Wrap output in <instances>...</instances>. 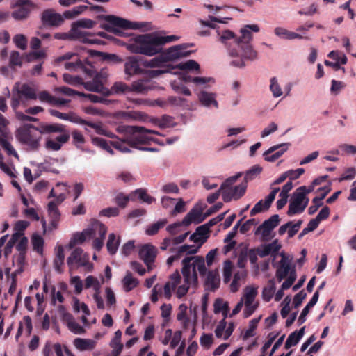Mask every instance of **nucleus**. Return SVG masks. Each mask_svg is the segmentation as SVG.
Returning a JSON list of instances; mask_svg holds the SVG:
<instances>
[{"label":"nucleus","mask_w":356,"mask_h":356,"mask_svg":"<svg viewBox=\"0 0 356 356\" xmlns=\"http://www.w3.org/2000/svg\"><path fill=\"white\" fill-rule=\"evenodd\" d=\"M49 112L52 116L56 117L58 118L65 120H69L72 122L79 124L88 125L95 129L97 133H99V130L101 129V127L99 125L92 122L85 120L73 112H70L69 113H63L55 109H49Z\"/></svg>","instance_id":"nucleus-12"},{"label":"nucleus","mask_w":356,"mask_h":356,"mask_svg":"<svg viewBox=\"0 0 356 356\" xmlns=\"http://www.w3.org/2000/svg\"><path fill=\"white\" fill-rule=\"evenodd\" d=\"M279 222V216L277 214L273 215L270 218L266 220L258 227L255 232V234L261 233L262 235V240L268 241L271 231L278 225Z\"/></svg>","instance_id":"nucleus-16"},{"label":"nucleus","mask_w":356,"mask_h":356,"mask_svg":"<svg viewBox=\"0 0 356 356\" xmlns=\"http://www.w3.org/2000/svg\"><path fill=\"white\" fill-rule=\"evenodd\" d=\"M90 54L91 56H99L105 60H111L115 63L120 62L122 60L115 54L102 53L96 51H90Z\"/></svg>","instance_id":"nucleus-51"},{"label":"nucleus","mask_w":356,"mask_h":356,"mask_svg":"<svg viewBox=\"0 0 356 356\" xmlns=\"http://www.w3.org/2000/svg\"><path fill=\"white\" fill-rule=\"evenodd\" d=\"M141 60V58L139 56L129 57L124 64L125 74L129 76L141 74L143 72L140 67Z\"/></svg>","instance_id":"nucleus-18"},{"label":"nucleus","mask_w":356,"mask_h":356,"mask_svg":"<svg viewBox=\"0 0 356 356\" xmlns=\"http://www.w3.org/2000/svg\"><path fill=\"white\" fill-rule=\"evenodd\" d=\"M12 8L16 9L12 12L11 16L17 21H23L28 19L36 5L31 0H16Z\"/></svg>","instance_id":"nucleus-10"},{"label":"nucleus","mask_w":356,"mask_h":356,"mask_svg":"<svg viewBox=\"0 0 356 356\" xmlns=\"http://www.w3.org/2000/svg\"><path fill=\"white\" fill-rule=\"evenodd\" d=\"M48 215L50 218L49 230L51 231L58 227L60 218V213L55 201H51L48 204Z\"/></svg>","instance_id":"nucleus-22"},{"label":"nucleus","mask_w":356,"mask_h":356,"mask_svg":"<svg viewBox=\"0 0 356 356\" xmlns=\"http://www.w3.org/2000/svg\"><path fill=\"white\" fill-rule=\"evenodd\" d=\"M259 319L253 318L250 321L249 328L243 334V339H247L254 335V330L257 327Z\"/></svg>","instance_id":"nucleus-58"},{"label":"nucleus","mask_w":356,"mask_h":356,"mask_svg":"<svg viewBox=\"0 0 356 356\" xmlns=\"http://www.w3.org/2000/svg\"><path fill=\"white\" fill-rule=\"evenodd\" d=\"M242 173L238 172L236 175L227 178L221 185L222 197L225 202H230L232 199L237 200L243 197L246 191L247 184H241L232 188V185L241 177Z\"/></svg>","instance_id":"nucleus-7"},{"label":"nucleus","mask_w":356,"mask_h":356,"mask_svg":"<svg viewBox=\"0 0 356 356\" xmlns=\"http://www.w3.org/2000/svg\"><path fill=\"white\" fill-rule=\"evenodd\" d=\"M262 171V168L259 165H254L250 170L246 171L244 180L246 184L249 181L256 178Z\"/></svg>","instance_id":"nucleus-41"},{"label":"nucleus","mask_w":356,"mask_h":356,"mask_svg":"<svg viewBox=\"0 0 356 356\" xmlns=\"http://www.w3.org/2000/svg\"><path fill=\"white\" fill-rule=\"evenodd\" d=\"M40 19L42 25L46 28L58 27L64 22L63 16L51 8L44 10Z\"/></svg>","instance_id":"nucleus-14"},{"label":"nucleus","mask_w":356,"mask_h":356,"mask_svg":"<svg viewBox=\"0 0 356 356\" xmlns=\"http://www.w3.org/2000/svg\"><path fill=\"white\" fill-rule=\"evenodd\" d=\"M209 232L210 229L205 224L196 228L195 232L200 237L202 238V243L207 241V238H208L207 234L209 233Z\"/></svg>","instance_id":"nucleus-63"},{"label":"nucleus","mask_w":356,"mask_h":356,"mask_svg":"<svg viewBox=\"0 0 356 356\" xmlns=\"http://www.w3.org/2000/svg\"><path fill=\"white\" fill-rule=\"evenodd\" d=\"M92 234V231L90 229H87L83 231L82 233H77L74 235L73 238L70 242V247L72 248L76 243H82L86 240V238L91 237Z\"/></svg>","instance_id":"nucleus-34"},{"label":"nucleus","mask_w":356,"mask_h":356,"mask_svg":"<svg viewBox=\"0 0 356 356\" xmlns=\"http://www.w3.org/2000/svg\"><path fill=\"white\" fill-rule=\"evenodd\" d=\"M202 212L196 209H192L188 212L186 216L184 218L181 223L175 222L171 224L167 227V231L172 236L176 235L178 232V228L181 225L188 226L191 224L192 222L195 221L197 223L201 222L204 219H198L201 216Z\"/></svg>","instance_id":"nucleus-15"},{"label":"nucleus","mask_w":356,"mask_h":356,"mask_svg":"<svg viewBox=\"0 0 356 356\" xmlns=\"http://www.w3.org/2000/svg\"><path fill=\"white\" fill-rule=\"evenodd\" d=\"M129 200L135 201L136 198L133 197V195H125L123 193H119L115 197V202L120 208H125Z\"/></svg>","instance_id":"nucleus-37"},{"label":"nucleus","mask_w":356,"mask_h":356,"mask_svg":"<svg viewBox=\"0 0 356 356\" xmlns=\"http://www.w3.org/2000/svg\"><path fill=\"white\" fill-rule=\"evenodd\" d=\"M186 45H175L163 52L160 56H156L149 61L143 63V65L149 67H156L162 65L164 63L170 60H174L181 57H186L190 55V51H186Z\"/></svg>","instance_id":"nucleus-6"},{"label":"nucleus","mask_w":356,"mask_h":356,"mask_svg":"<svg viewBox=\"0 0 356 356\" xmlns=\"http://www.w3.org/2000/svg\"><path fill=\"white\" fill-rule=\"evenodd\" d=\"M94 78L92 81L83 82L82 85H83L86 90L91 92H97L99 90V86L101 82V79H104L106 77V74L104 72H101L100 73H97L95 75L94 74Z\"/></svg>","instance_id":"nucleus-26"},{"label":"nucleus","mask_w":356,"mask_h":356,"mask_svg":"<svg viewBox=\"0 0 356 356\" xmlns=\"http://www.w3.org/2000/svg\"><path fill=\"white\" fill-rule=\"evenodd\" d=\"M121 337L122 332L120 330H117L110 342V346L113 348L111 356H119L122 351L123 344L121 343Z\"/></svg>","instance_id":"nucleus-27"},{"label":"nucleus","mask_w":356,"mask_h":356,"mask_svg":"<svg viewBox=\"0 0 356 356\" xmlns=\"http://www.w3.org/2000/svg\"><path fill=\"white\" fill-rule=\"evenodd\" d=\"M181 264L184 284L177 288L176 294L179 298L184 297L188 293L191 285L197 286L198 284L197 270L202 276H204L207 273L205 260L202 256L186 257L182 260Z\"/></svg>","instance_id":"nucleus-3"},{"label":"nucleus","mask_w":356,"mask_h":356,"mask_svg":"<svg viewBox=\"0 0 356 356\" xmlns=\"http://www.w3.org/2000/svg\"><path fill=\"white\" fill-rule=\"evenodd\" d=\"M95 24V22L90 19H81L72 24L71 31L76 39H80L84 42L93 43L91 40L86 39V35H90V33L86 31H82L79 28L91 29Z\"/></svg>","instance_id":"nucleus-13"},{"label":"nucleus","mask_w":356,"mask_h":356,"mask_svg":"<svg viewBox=\"0 0 356 356\" xmlns=\"http://www.w3.org/2000/svg\"><path fill=\"white\" fill-rule=\"evenodd\" d=\"M200 246L201 244H200L198 246L185 244L179 247L177 250H175L174 248H170V252H174L175 251H176L178 255L181 257L184 253L189 254H193L197 253Z\"/></svg>","instance_id":"nucleus-32"},{"label":"nucleus","mask_w":356,"mask_h":356,"mask_svg":"<svg viewBox=\"0 0 356 356\" xmlns=\"http://www.w3.org/2000/svg\"><path fill=\"white\" fill-rule=\"evenodd\" d=\"M119 245L120 238H117L113 233L110 234L106 243V248L108 252L112 255L115 254L118 250Z\"/></svg>","instance_id":"nucleus-36"},{"label":"nucleus","mask_w":356,"mask_h":356,"mask_svg":"<svg viewBox=\"0 0 356 356\" xmlns=\"http://www.w3.org/2000/svg\"><path fill=\"white\" fill-rule=\"evenodd\" d=\"M177 68L181 70H196L199 71L200 66L197 62L194 60H188L186 62L181 63L177 65Z\"/></svg>","instance_id":"nucleus-42"},{"label":"nucleus","mask_w":356,"mask_h":356,"mask_svg":"<svg viewBox=\"0 0 356 356\" xmlns=\"http://www.w3.org/2000/svg\"><path fill=\"white\" fill-rule=\"evenodd\" d=\"M248 244L241 243L236 251H238L237 266L240 268H244L248 261Z\"/></svg>","instance_id":"nucleus-28"},{"label":"nucleus","mask_w":356,"mask_h":356,"mask_svg":"<svg viewBox=\"0 0 356 356\" xmlns=\"http://www.w3.org/2000/svg\"><path fill=\"white\" fill-rule=\"evenodd\" d=\"M127 145H129L127 143V138L124 140H118L111 141V145H112L113 147H114L115 149H116L123 153H127V152H130V149L127 147Z\"/></svg>","instance_id":"nucleus-50"},{"label":"nucleus","mask_w":356,"mask_h":356,"mask_svg":"<svg viewBox=\"0 0 356 356\" xmlns=\"http://www.w3.org/2000/svg\"><path fill=\"white\" fill-rule=\"evenodd\" d=\"M88 9V6L80 5L73 8L72 10L63 13V16L67 19H72L81 14Z\"/></svg>","instance_id":"nucleus-40"},{"label":"nucleus","mask_w":356,"mask_h":356,"mask_svg":"<svg viewBox=\"0 0 356 356\" xmlns=\"http://www.w3.org/2000/svg\"><path fill=\"white\" fill-rule=\"evenodd\" d=\"M256 248L258 251L259 256L261 257H265L269 254H277L281 248V245L276 239L270 243L261 245Z\"/></svg>","instance_id":"nucleus-23"},{"label":"nucleus","mask_w":356,"mask_h":356,"mask_svg":"<svg viewBox=\"0 0 356 356\" xmlns=\"http://www.w3.org/2000/svg\"><path fill=\"white\" fill-rule=\"evenodd\" d=\"M282 259L280 261L276 270V277L279 282H281L285 278L292 269H291V261L289 258L284 254H282Z\"/></svg>","instance_id":"nucleus-21"},{"label":"nucleus","mask_w":356,"mask_h":356,"mask_svg":"<svg viewBox=\"0 0 356 356\" xmlns=\"http://www.w3.org/2000/svg\"><path fill=\"white\" fill-rule=\"evenodd\" d=\"M59 313L60 314L61 319L63 322L66 323L68 326L72 322L74 321V318L69 312L65 311V308L63 305H60L58 307Z\"/></svg>","instance_id":"nucleus-53"},{"label":"nucleus","mask_w":356,"mask_h":356,"mask_svg":"<svg viewBox=\"0 0 356 356\" xmlns=\"http://www.w3.org/2000/svg\"><path fill=\"white\" fill-rule=\"evenodd\" d=\"M257 295V290L254 288L246 289L245 293V305H250L253 304Z\"/></svg>","instance_id":"nucleus-56"},{"label":"nucleus","mask_w":356,"mask_h":356,"mask_svg":"<svg viewBox=\"0 0 356 356\" xmlns=\"http://www.w3.org/2000/svg\"><path fill=\"white\" fill-rule=\"evenodd\" d=\"M133 195V197L141 200L143 202H146L147 204H152L153 202H155V198L150 196L147 194L146 189L144 188H138L131 193Z\"/></svg>","instance_id":"nucleus-33"},{"label":"nucleus","mask_w":356,"mask_h":356,"mask_svg":"<svg viewBox=\"0 0 356 356\" xmlns=\"http://www.w3.org/2000/svg\"><path fill=\"white\" fill-rule=\"evenodd\" d=\"M5 134L0 135V145L8 155H13L18 158V154L13 145L6 140Z\"/></svg>","instance_id":"nucleus-39"},{"label":"nucleus","mask_w":356,"mask_h":356,"mask_svg":"<svg viewBox=\"0 0 356 356\" xmlns=\"http://www.w3.org/2000/svg\"><path fill=\"white\" fill-rule=\"evenodd\" d=\"M187 306L185 304H181L179 307V312L177 315L178 321H182L183 323H189L190 320L186 315Z\"/></svg>","instance_id":"nucleus-62"},{"label":"nucleus","mask_w":356,"mask_h":356,"mask_svg":"<svg viewBox=\"0 0 356 356\" xmlns=\"http://www.w3.org/2000/svg\"><path fill=\"white\" fill-rule=\"evenodd\" d=\"M270 90L273 93L274 97H278L282 95V90L277 82L276 77H272L270 79Z\"/></svg>","instance_id":"nucleus-52"},{"label":"nucleus","mask_w":356,"mask_h":356,"mask_svg":"<svg viewBox=\"0 0 356 356\" xmlns=\"http://www.w3.org/2000/svg\"><path fill=\"white\" fill-rule=\"evenodd\" d=\"M289 146H290V143H284L273 145L265 152V154H270L273 152L277 150L275 153L278 154L279 158H280L285 152H286V150L288 149Z\"/></svg>","instance_id":"nucleus-43"},{"label":"nucleus","mask_w":356,"mask_h":356,"mask_svg":"<svg viewBox=\"0 0 356 356\" xmlns=\"http://www.w3.org/2000/svg\"><path fill=\"white\" fill-rule=\"evenodd\" d=\"M72 143L76 147H79V145H82L85 143V138L81 131L74 130L72 132Z\"/></svg>","instance_id":"nucleus-61"},{"label":"nucleus","mask_w":356,"mask_h":356,"mask_svg":"<svg viewBox=\"0 0 356 356\" xmlns=\"http://www.w3.org/2000/svg\"><path fill=\"white\" fill-rule=\"evenodd\" d=\"M37 95L35 90L26 83L19 85L16 83L13 89L11 97V107L16 111L20 104H26V101L31 99H36Z\"/></svg>","instance_id":"nucleus-9"},{"label":"nucleus","mask_w":356,"mask_h":356,"mask_svg":"<svg viewBox=\"0 0 356 356\" xmlns=\"http://www.w3.org/2000/svg\"><path fill=\"white\" fill-rule=\"evenodd\" d=\"M60 134L54 139L47 138L45 148L50 151H58L70 138V133L66 126L60 123H41L38 127L33 124H25L16 131L17 139L31 150L36 151L40 147L42 134Z\"/></svg>","instance_id":"nucleus-1"},{"label":"nucleus","mask_w":356,"mask_h":356,"mask_svg":"<svg viewBox=\"0 0 356 356\" xmlns=\"http://www.w3.org/2000/svg\"><path fill=\"white\" fill-rule=\"evenodd\" d=\"M83 250L81 248H76L70 256L67 259V264L69 267L70 273L75 268L74 264H76L78 266H84L86 261L82 259Z\"/></svg>","instance_id":"nucleus-20"},{"label":"nucleus","mask_w":356,"mask_h":356,"mask_svg":"<svg viewBox=\"0 0 356 356\" xmlns=\"http://www.w3.org/2000/svg\"><path fill=\"white\" fill-rule=\"evenodd\" d=\"M241 37L238 38L230 30H225L222 32L220 37V41L225 44H228L229 40H232L234 44L237 47L236 48H229V54L232 57H240L231 62V65L237 67H243L245 66L244 59L254 60L257 58V53L254 51L250 44L252 39V34L250 31L246 29L241 30Z\"/></svg>","instance_id":"nucleus-2"},{"label":"nucleus","mask_w":356,"mask_h":356,"mask_svg":"<svg viewBox=\"0 0 356 356\" xmlns=\"http://www.w3.org/2000/svg\"><path fill=\"white\" fill-rule=\"evenodd\" d=\"M148 89L149 88L146 86V82L144 80H138L132 83L131 91H134L138 93H145Z\"/></svg>","instance_id":"nucleus-48"},{"label":"nucleus","mask_w":356,"mask_h":356,"mask_svg":"<svg viewBox=\"0 0 356 356\" xmlns=\"http://www.w3.org/2000/svg\"><path fill=\"white\" fill-rule=\"evenodd\" d=\"M275 291V284L272 280H270L269 285L267 286H265L263 289L262 297H263L264 300H265L266 302H269L272 299Z\"/></svg>","instance_id":"nucleus-45"},{"label":"nucleus","mask_w":356,"mask_h":356,"mask_svg":"<svg viewBox=\"0 0 356 356\" xmlns=\"http://www.w3.org/2000/svg\"><path fill=\"white\" fill-rule=\"evenodd\" d=\"M92 143L94 145L106 150L111 154H113V150L111 148V141L108 143L106 140L99 137H94L92 138Z\"/></svg>","instance_id":"nucleus-35"},{"label":"nucleus","mask_w":356,"mask_h":356,"mask_svg":"<svg viewBox=\"0 0 356 356\" xmlns=\"http://www.w3.org/2000/svg\"><path fill=\"white\" fill-rule=\"evenodd\" d=\"M216 94L213 92H208L207 91H201L198 94V99L200 103L206 106V107H210L211 106H214L215 108H218V103L216 100Z\"/></svg>","instance_id":"nucleus-25"},{"label":"nucleus","mask_w":356,"mask_h":356,"mask_svg":"<svg viewBox=\"0 0 356 356\" xmlns=\"http://www.w3.org/2000/svg\"><path fill=\"white\" fill-rule=\"evenodd\" d=\"M220 283V278L217 270H210L208 272L205 282V289L214 291L216 290Z\"/></svg>","instance_id":"nucleus-24"},{"label":"nucleus","mask_w":356,"mask_h":356,"mask_svg":"<svg viewBox=\"0 0 356 356\" xmlns=\"http://www.w3.org/2000/svg\"><path fill=\"white\" fill-rule=\"evenodd\" d=\"M156 254V248L149 243L143 245L138 252L140 259L143 261L147 267H149L154 261Z\"/></svg>","instance_id":"nucleus-17"},{"label":"nucleus","mask_w":356,"mask_h":356,"mask_svg":"<svg viewBox=\"0 0 356 356\" xmlns=\"http://www.w3.org/2000/svg\"><path fill=\"white\" fill-rule=\"evenodd\" d=\"M102 18L104 19L105 23L102 24V28L118 36H123L124 30H136L144 26L143 23L132 22L112 15H103Z\"/></svg>","instance_id":"nucleus-5"},{"label":"nucleus","mask_w":356,"mask_h":356,"mask_svg":"<svg viewBox=\"0 0 356 356\" xmlns=\"http://www.w3.org/2000/svg\"><path fill=\"white\" fill-rule=\"evenodd\" d=\"M213 310L215 314L220 312L227 313L229 310V305L227 302H225L222 298H217L213 304Z\"/></svg>","instance_id":"nucleus-47"},{"label":"nucleus","mask_w":356,"mask_h":356,"mask_svg":"<svg viewBox=\"0 0 356 356\" xmlns=\"http://www.w3.org/2000/svg\"><path fill=\"white\" fill-rule=\"evenodd\" d=\"M309 203V198L305 197L303 193H301L297 189L293 193L292 197L290 200L287 214L289 216H293L296 213H302Z\"/></svg>","instance_id":"nucleus-11"},{"label":"nucleus","mask_w":356,"mask_h":356,"mask_svg":"<svg viewBox=\"0 0 356 356\" xmlns=\"http://www.w3.org/2000/svg\"><path fill=\"white\" fill-rule=\"evenodd\" d=\"M54 91L56 93H60L68 97H73L75 95L83 97V95H85V93L76 91L67 86L57 87L55 88Z\"/></svg>","instance_id":"nucleus-44"},{"label":"nucleus","mask_w":356,"mask_h":356,"mask_svg":"<svg viewBox=\"0 0 356 356\" xmlns=\"http://www.w3.org/2000/svg\"><path fill=\"white\" fill-rule=\"evenodd\" d=\"M179 39L176 35L156 36L152 34L138 35L135 39V44L130 46L131 51L152 56L161 51V47L165 43Z\"/></svg>","instance_id":"nucleus-4"},{"label":"nucleus","mask_w":356,"mask_h":356,"mask_svg":"<svg viewBox=\"0 0 356 356\" xmlns=\"http://www.w3.org/2000/svg\"><path fill=\"white\" fill-rule=\"evenodd\" d=\"M232 264L229 260H227L225 262L224 268H223V277L224 282L227 283L229 282L232 277Z\"/></svg>","instance_id":"nucleus-60"},{"label":"nucleus","mask_w":356,"mask_h":356,"mask_svg":"<svg viewBox=\"0 0 356 356\" xmlns=\"http://www.w3.org/2000/svg\"><path fill=\"white\" fill-rule=\"evenodd\" d=\"M32 244L34 250L40 253L42 252L43 245H44V239L42 236L39 235H33L32 237Z\"/></svg>","instance_id":"nucleus-54"},{"label":"nucleus","mask_w":356,"mask_h":356,"mask_svg":"<svg viewBox=\"0 0 356 356\" xmlns=\"http://www.w3.org/2000/svg\"><path fill=\"white\" fill-rule=\"evenodd\" d=\"M22 57L20 54L17 51H13L10 56L9 67L15 70L16 67H22Z\"/></svg>","instance_id":"nucleus-38"},{"label":"nucleus","mask_w":356,"mask_h":356,"mask_svg":"<svg viewBox=\"0 0 356 356\" xmlns=\"http://www.w3.org/2000/svg\"><path fill=\"white\" fill-rule=\"evenodd\" d=\"M74 346L79 350H92L95 342L92 339L76 338L74 341Z\"/></svg>","instance_id":"nucleus-31"},{"label":"nucleus","mask_w":356,"mask_h":356,"mask_svg":"<svg viewBox=\"0 0 356 356\" xmlns=\"http://www.w3.org/2000/svg\"><path fill=\"white\" fill-rule=\"evenodd\" d=\"M172 121V118L171 116L163 115L160 119H155L154 123L157 124L160 128H165L170 127L171 122Z\"/></svg>","instance_id":"nucleus-59"},{"label":"nucleus","mask_w":356,"mask_h":356,"mask_svg":"<svg viewBox=\"0 0 356 356\" xmlns=\"http://www.w3.org/2000/svg\"><path fill=\"white\" fill-rule=\"evenodd\" d=\"M65 67L69 70L80 69L89 76H93L94 74L96 72L94 66H92L91 63L88 61L84 63L81 60H78L76 62H67L65 64Z\"/></svg>","instance_id":"nucleus-19"},{"label":"nucleus","mask_w":356,"mask_h":356,"mask_svg":"<svg viewBox=\"0 0 356 356\" xmlns=\"http://www.w3.org/2000/svg\"><path fill=\"white\" fill-rule=\"evenodd\" d=\"M122 283L124 290L126 292H129L138 285L139 281L137 278L133 277L130 271H127L122 280Z\"/></svg>","instance_id":"nucleus-30"},{"label":"nucleus","mask_w":356,"mask_h":356,"mask_svg":"<svg viewBox=\"0 0 356 356\" xmlns=\"http://www.w3.org/2000/svg\"><path fill=\"white\" fill-rule=\"evenodd\" d=\"M166 223H167V220L163 219V220H159L155 223L150 225L147 228V229L145 231L146 234H147L149 236L155 235L161 228L164 227V225Z\"/></svg>","instance_id":"nucleus-46"},{"label":"nucleus","mask_w":356,"mask_h":356,"mask_svg":"<svg viewBox=\"0 0 356 356\" xmlns=\"http://www.w3.org/2000/svg\"><path fill=\"white\" fill-rule=\"evenodd\" d=\"M56 257L54 259V268L58 273H63V265L64 264V260H65V254H64V249L62 245H58L56 249Z\"/></svg>","instance_id":"nucleus-29"},{"label":"nucleus","mask_w":356,"mask_h":356,"mask_svg":"<svg viewBox=\"0 0 356 356\" xmlns=\"http://www.w3.org/2000/svg\"><path fill=\"white\" fill-rule=\"evenodd\" d=\"M127 131L131 134V136L127 138V143L131 147L139 149L138 145L149 144L150 141L156 142V140L147 136V134L161 136V134L155 130L147 129L143 127L129 126Z\"/></svg>","instance_id":"nucleus-8"},{"label":"nucleus","mask_w":356,"mask_h":356,"mask_svg":"<svg viewBox=\"0 0 356 356\" xmlns=\"http://www.w3.org/2000/svg\"><path fill=\"white\" fill-rule=\"evenodd\" d=\"M111 88L113 94H120L131 92V88L129 86L121 81L115 82Z\"/></svg>","instance_id":"nucleus-49"},{"label":"nucleus","mask_w":356,"mask_h":356,"mask_svg":"<svg viewBox=\"0 0 356 356\" xmlns=\"http://www.w3.org/2000/svg\"><path fill=\"white\" fill-rule=\"evenodd\" d=\"M120 213L119 209L118 207H108L102 209L99 212V215L106 217H115Z\"/></svg>","instance_id":"nucleus-64"},{"label":"nucleus","mask_w":356,"mask_h":356,"mask_svg":"<svg viewBox=\"0 0 356 356\" xmlns=\"http://www.w3.org/2000/svg\"><path fill=\"white\" fill-rule=\"evenodd\" d=\"M257 295V290L254 288L246 289L245 293V305H250L253 304Z\"/></svg>","instance_id":"nucleus-57"},{"label":"nucleus","mask_w":356,"mask_h":356,"mask_svg":"<svg viewBox=\"0 0 356 356\" xmlns=\"http://www.w3.org/2000/svg\"><path fill=\"white\" fill-rule=\"evenodd\" d=\"M13 42H15V45L22 49L24 50L26 49L27 47V40L26 38L22 35V34H17L13 38Z\"/></svg>","instance_id":"nucleus-55"}]
</instances>
